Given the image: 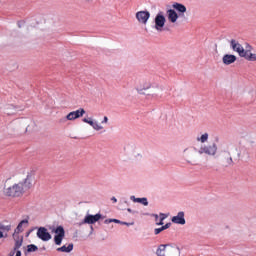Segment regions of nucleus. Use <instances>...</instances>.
Masks as SVG:
<instances>
[{
    "instance_id": "1",
    "label": "nucleus",
    "mask_w": 256,
    "mask_h": 256,
    "mask_svg": "<svg viewBox=\"0 0 256 256\" xmlns=\"http://www.w3.org/2000/svg\"><path fill=\"white\" fill-rule=\"evenodd\" d=\"M35 184V172H28L25 179L21 181L6 180L4 186V195L6 197H21L26 191H29Z\"/></svg>"
},
{
    "instance_id": "2",
    "label": "nucleus",
    "mask_w": 256,
    "mask_h": 256,
    "mask_svg": "<svg viewBox=\"0 0 256 256\" xmlns=\"http://www.w3.org/2000/svg\"><path fill=\"white\" fill-rule=\"evenodd\" d=\"M184 159L188 165H199V155H209L210 157H215L217 155V144L212 145H202L199 149L196 147H188L184 149Z\"/></svg>"
},
{
    "instance_id": "3",
    "label": "nucleus",
    "mask_w": 256,
    "mask_h": 256,
    "mask_svg": "<svg viewBox=\"0 0 256 256\" xmlns=\"http://www.w3.org/2000/svg\"><path fill=\"white\" fill-rule=\"evenodd\" d=\"M241 159V149L238 145L228 144L220 151V161L223 167H233L234 161Z\"/></svg>"
},
{
    "instance_id": "4",
    "label": "nucleus",
    "mask_w": 256,
    "mask_h": 256,
    "mask_svg": "<svg viewBox=\"0 0 256 256\" xmlns=\"http://www.w3.org/2000/svg\"><path fill=\"white\" fill-rule=\"evenodd\" d=\"M230 47L233 51L238 53L240 57H243L247 61H256V54L251 53V45H248L245 50V48H243V45L237 42V40L232 39L230 41Z\"/></svg>"
},
{
    "instance_id": "5",
    "label": "nucleus",
    "mask_w": 256,
    "mask_h": 256,
    "mask_svg": "<svg viewBox=\"0 0 256 256\" xmlns=\"http://www.w3.org/2000/svg\"><path fill=\"white\" fill-rule=\"evenodd\" d=\"M155 87H159V85H155V83L148 79H142L137 82L135 89L139 95H145V91H149V89H155Z\"/></svg>"
},
{
    "instance_id": "6",
    "label": "nucleus",
    "mask_w": 256,
    "mask_h": 256,
    "mask_svg": "<svg viewBox=\"0 0 256 256\" xmlns=\"http://www.w3.org/2000/svg\"><path fill=\"white\" fill-rule=\"evenodd\" d=\"M52 233H55L54 243L55 245H61L63 243V239H65V228L63 226H55L50 227Z\"/></svg>"
},
{
    "instance_id": "7",
    "label": "nucleus",
    "mask_w": 256,
    "mask_h": 256,
    "mask_svg": "<svg viewBox=\"0 0 256 256\" xmlns=\"http://www.w3.org/2000/svg\"><path fill=\"white\" fill-rule=\"evenodd\" d=\"M154 29H156V31H158V33H161V31H163V27H165V23H167V18H165V15L163 14V12H159L155 19H154Z\"/></svg>"
},
{
    "instance_id": "8",
    "label": "nucleus",
    "mask_w": 256,
    "mask_h": 256,
    "mask_svg": "<svg viewBox=\"0 0 256 256\" xmlns=\"http://www.w3.org/2000/svg\"><path fill=\"white\" fill-rule=\"evenodd\" d=\"M101 217H102L101 214H95V215L87 214L84 217L83 221L78 223V227H81V225H94V223H97V221H99Z\"/></svg>"
},
{
    "instance_id": "9",
    "label": "nucleus",
    "mask_w": 256,
    "mask_h": 256,
    "mask_svg": "<svg viewBox=\"0 0 256 256\" xmlns=\"http://www.w3.org/2000/svg\"><path fill=\"white\" fill-rule=\"evenodd\" d=\"M150 17L151 13L147 10L138 11L136 13V19L141 25H147V21H149Z\"/></svg>"
},
{
    "instance_id": "10",
    "label": "nucleus",
    "mask_w": 256,
    "mask_h": 256,
    "mask_svg": "<svg viewBox=\"0 0 256 256\" xmlns=\"http://www.w3.org/2000/svg\"><path fill=\"white\" fill-rule=\"evenodd\" d=\"M37 237L38 239H41V241H51V234L47 231V228L40 227L37 231Z\"/></svg>"
},
{
    "instance_id": "11",
    "label": "nucleus",
    "mask_w": 256,
    "mask_h": 256,
    "mask_svg": "<svg viewBox=\"0 0 256 256\" xmlns=\"http://www.w3.org/2000/svg\"><path fill=\"white\" fill-rule=\"evenodd\" d=\"M84 114H85V109L80 108L79 110L68 113L66 116V119L67 121H75V119H79L83 117Z\"/></svg>"
},
{
    "instance_id": "12",
    "label": "nucleus",
    "mask_w": 256,
    "mask_h": 256,
    "mask_svg": "<svg viewBox=\"0 0 256 256\" xmlns=\"http://www.w3.org/2000/svg\"><path fill=\"white\" fill-rule=\"evenodd\" d=\"M28 226H29V220L28 219H24V220L20 221V223L18 224V226L14 230L13 239H15L16 235H19V233H23V231H25V228H27Z\"/></svg>"
},
{
    "instance_id": "13",
    "label": "nucleus",
    "mask_w": 256,
    "mask_h": 256,
    "mask_svg": "<svg viewBox=\"0 0 256 256\" xmlns=\"http://www.w3.org/2000/svg\"><path fill=\"white\" fill-rule=\"evenodd\" d=\"M172 223H175V225H185V212L180 211L177 213L176 216H173L171 218Z\"/></svg>"
},
{
    "instance_id": "14",
    "label": "nucleus",
    "mask_w": 256,
    "mask_h": 256,
    "mask_svg": "<svg viewBox=\"0 0 256 256\" xmlns=\"http://www.w3.org/2000/svg\"><path fill=\"white\" fill-rule=\"evenodd\" d=\"M172 8L174 11H177L180 17H184L185 13H187V7L179 2L173 3Z\"/></svg>"
},
{
    "instance_id": "15",
    "label": "nucleus",
    "mask_w": 256,
    "mask_h": 256,
    "mask_svg": "<svg viewBox=\"0 0 256 256\" xmlns=\"http://www.w3.org/2000/svg\"><path fill=\"white\" fill-rule=\"evenodd\" d=\"M83 123H87L94 129V131H103V125L99 124L97 121H93L91 118H84Z\"/></svg>"
},
{
    "instance_id": "16",
    "label": "nucleus",
    "mask_w": 256,
    "mask_h": 256,
    "mask_svg": "<svg viewBox=\"0 0 256 256\" xmlns=\"http://www.w3.org/2000/svg\"><path fill=\"white\" fill-rule=\"evenodd\" d=\"M19 111H21V108L18 106H15L13 104L6 105L5 109H4V112L8 116L17 115V113H19Z\"/></svg>"
},
{
    "instance_id": "17",
    "label": "nucleus",
    "mask_w": 256,
    "mask_h": 256,
    "mask_svg": "<svg viewBox=\"0 0 256 256\" xmlns=\"http://www.w3.org/2000/svg\"><path fill=\"white\" fill-rule=\"evenodd\" d=\"M166 15L168 17V21H170V23H177V19H179V17H181L177 11H175L174 9H168L166 11Z\"/></svg>"
},
{
    "instance_id": "18",
    "label": "nucleus",
    "mask_w": 256,
    "mask_h": 256,
    "mask_svg": "<svg viewBox=\"0 0 256 256\" xmlns=\"http://www.w3.org/2000/svg\"><path fill=\"white\" fill-rule=\"evenodd\" d=\"M166 256H181V249L175 245L167 246Z\"/></svg>"
},
{
    "instance_id": "19",
    "label": "nucleus",
    "mask_w": 256,
    "mask_h": 256,
    "mask_svg": "<svg viewBox=\"0 0 256 256\" xmlns=\"http://www.w3.org/2000/svg\"><path fill=\"white\" fill-rule=\"evenodd\" d=\"M235 61H237V56L233 54H226L222 58L224 65H232V63H235Z\"/></svg>"
},
{
    "instance_id": "20",
    "label": "nucleus",
    "mask_w": 256,
    "mask_h": 256,
    "mask_svg": "<svg viewBox=\"0 0 256 256\" xmlns=\"http://www.w3.org/2000/svg\"><path fill=\"white\" fill-rule=\"evenodd\" d=\"M167 247H171V244L159 245L156 250V255L157 256H167Z\"/></svg>"
},
{
    "instance_id": "21",
    "label": "nucleus",
    "mask_w": 256,
    "mask_h": 256,
    "mask_svg": "<svg viewBox=\"0 0 256 256\" xmlns=\"http://www.w3.org/2000/svg\"><path fill=\"white\" fill-rule=\"evenodd\" d=\"M152 217H154L156 221V225H164L163 221L167 219L168 215L165 213H160V221H159V215L152 214Z\"/></svg>"
},
{
    "instance_id": "22",
    "label": "nucleus",
    "mask_w": 256,
    "mask_h": 256,
    "mask_svg": "<svg viewBox=\"0 0 256 256\" xmlns=\"http://www.w3.org/2000/svg\"><path fill=\"white\" fill-rule=\"evenodd\" d=\"M130 200L133 201V203H141L145 207L149 205V201L147 200V198H136L135 196H131Z\"/></svg>"
},
{
    "instance_id": "23",
    "label": "nucleus",
    "mask_w": 256,
    "mask_h": 256,
    "mask_svg": "<svg viewBox=\"0 0 256 256\" xmlns=\"http://www.w3.org/2000/svg\"><path fill=\"white\" fill-rule=\"evenodd\" d=\"M14 241H15L14 251H19V249H21V246L23 245V236L19 238V236L16 235L14 238Z\"/></svg>"
},
{
    "instance_id": "24",
    "label": "nucleus",
    "mask_w": 256,
    "mask_h": 256,
    "mask_svg": "<svg viewBox=\"0 0 256 256\" xmlns=\"http://www.w3.org/2000/svg\"><path fill=\"white\" fill-rule=\"evenodd\" d=\"M57 251L60 253H71L73 251V243L69 244L68 246H62L57 248Z\"/></svg>"
},
{
    "instance_id": "25",
    "label": "nucleus",
    "mask_w": 256,
    "mask_h": 256,
    "mask_svg": "<svg viewBox=\"0 0 256 256\" xmlns=\"http://www.w3.org/2000/svg\"><path fill=\"white\" fill-rule=\"evenodd\" d=\"M199 143H207L209 141V133H204L196 138Z\"/></svg>"
},
{
    "instance_id": "26",
    "label": "nucleus",
    "mask_w": 256,
    "mask_h": 256,
    "mask_svg": "<svg viewBox=\"0 0 256 256\" xmlns=\"http://www.w3.org/2000/svg\"><path fill=\"white\" fill-rule=\"evenodd\" d=\"M39 248L35 246V244H30L27 246V253H35V251H38Z\"/></svg>"
},
{
    "instance_id": "27",
    "label": "nucleus",
    "mask_w": 256,
    "mask_h": 256,
    "mask_svg": "<svg viewBox=\"0 0 256 256\" xmlns=\"http://www.w3.org/2000/svg\"><path fill=\"white\" fill-rule=\"evenodd\" d=\"M11 229V225H4L3 223H0V231H8Z\"/></svg>"
},
{
    "instance_id": "28",
    "label": "nucleus",
    "mask_w": 256,
    "mask_h": 256,
    "mask_svg": "<svg viewBox=\"0 0 256 256\" xmlns=\"http://www.w3.org/2000/svg\"><path fill=\"white\" fill-rule=\"evenodd\" d=\"M104 223H105L106 225H109V223H120V224H121V221H120V220H117V219H106V220L104 221Z\"/></svg>"
},
{
    "instance_id": "29",
    "label": "nucleus",
    "mask_w": 256,
    "mask_h": 256,
    "mask_svg": "<svg viewBox=\"0 0 256 256\" xmlns=\"http://www.w3.org/2000/svg\"><path fill=\"white\" fill-rule=\"evenodd\" d=\"M101 123H102V125H107V123H109V118L107 116H104Z\"/></svg>"
},
{
    "instance_id": "30",
    "label": "nucleus",
    "mask_w": 256,
    "mask_h": 256,
    "mask_svg": "<svg viewBox=\"0 0 256 256\" xmlns=\"http://www.w3.org/2000/svg\"><path fill=\"white\" fill-rule=\"evenodd\" d=\"M162 228H156V229H154V234L155 235H159V233H162Z\"/></svg>"
},
{
    "instance_id": "31",
    "label": "nucleus",
    "mask_w": 256,
    "mask_h": 256,
    "mask_svg": "<svg viewBox=\"0 0 256 256\" xmlns=\"http://www.w3.org/2000/svg\"><path fill=\"white\" fill-rule=\"evenodd\" d=\"M120 225H127V227H129L130 225H135V223L134 222H131V223L120 222Z\"/></svg>"
},
{
    "instance_id": "32",
    "label": "nucleus",
    "mask_w": 256,
    "mask_h": 256,
    "mask_svg": "<svg viewBox=\"0 0 256 256\" xmlns=\"http://www.w3.org/2000/svg\"><path fill=\"white\" fill-rule=\"evenodd\" d=\"M169 227H171V222L166 223V224L164 225V228H166V229H169Z\"/></svg>"
},
{
    "instance_id": "33",
    "label": "nucleus",
    "mask_w": 256,
    "mask_h": 256,
    "mask_svg": "<svg viewBox=\"0 0 256 256\" xmlns=\"http://www.w3.org/2000/svg\"><path fill=\"white\" fill-rule=\"evenodd\" d=\"M5 237V234H3V231L0 230V239H3Z\"/></svg>"
},
{
    "instance_id": "34",
    "label": "nucleus",
    "mask_w": 256,
    "mask_h": 256,
    "mask_svg": "<svg viewBox=\"0 0 256 256\" xmlns=\"http://www.w3.org/2000/svg\"><path fill=\"white\" fill-rule=\"evenodd\" d=\"M111 201H113V203H117V198L116 197H112Z\"/></svg>"
},
{
    "instance_id": "35",
    "label": "nucleus",
    "mask_w": 256,
    "mask_h": 256,
    "mask_svg": "<svg viewBox=\"0 0 256 256\" xmlns=\"http://www.w3.org/2000/svg\"><path fill=\"white\" fill-rule=\"evenodd\" d=\"M16 256H21V251L20 250H16Z\"/></svg>"
},
{
    "instance_id": "36",
    "label": "nucleus",
    "mask_w": 256,
    "mask_h": 256,
    "mask_svg": "<svg viewBox=\"0 0 256 256\" xmlns=\"http://www.w3.org/2000/svg\"><path fill=\"white\" fill-rule=\"evenodd\" d=\"M15 255V250H13V251H11L10 253H9V256H14Z\"/></svg>"
},
{
    "instance_id": "37",
    "label": "nucleus",
    "mask_w": 256,
    "mask_h": 256,
    "mask_svg": "<svg viewBox=\"0 0 256 256\" xmlns=\"http://www.w3.org/2000/svg\"><path fill=\"white\" fill-rule=\"evenodd\" d=\"M127 211H128V213H135V212H133V210H131V208H128Z\"/></svg>"
},
{
    "instance_id": "38",
    "label": "nucleus",
    "mask_w": 256,
    "mask_h": 256,
    "mask_svg": "<svg viewBox=\"0 0 256 256\" xmlns=\"http://www.w3.org/2000/svg\"><path fill=\"white\" fill-rule=\"evenodd\" d=\"M87 3H93L94 0H85Z\"/></svg>"
},
{
    "instance_id": "39",
    "label": "nucleus",
    "mask_w": 256,
    "mask_h": 256,
    "mask_svg": "<svg viewBox=\"0 0 256 256\" xmlns=\"http://www.w3.org/2000/svg\"><path fill=\"white\" fill-rule=\"evenodd\" d=\"M160 229H162V231L166 230L165 226L160 227Z\"/></svg>"
},
{
    "instance_id": "40",
    "label": "nucleus",
    "mask_w": 256,
    "mask_h": 256,
    "mask_svg": "<svg viewBox=\"0 0 256 256\" xmlns=\"http://www.w3.org/2000/svg\"><path fill=\"white\" fill-rule=\"evenodd\" d=\"M90 229H91V233H93L94 231L93 226H90Z\"/></svg>"
},
{
    "instance_id": "41",
    "label": "nucleus",
    "mask_w": 256,
    "mask_h": 256,
    "mask_svg": "<svg viewBox=\"0 0 256 256\" xmlns=\"http://www.w3.org/2000/svg\"><path fill=\"white\" fill-rule=\"evenodd\" d=\"M4 237L7 238V234H4Z\"/></svg>"
}]
</instances>
